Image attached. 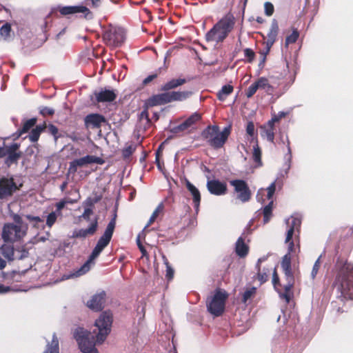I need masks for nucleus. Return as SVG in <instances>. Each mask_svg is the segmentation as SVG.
<instances>
[{"label": "nucleus", "mask_w": 353, "mask_h": 353, "mask_svg": "<svg viewBox=\"0 0 353 353\" xmlns=\"http://www.w3.org/2000/svg\"><path fill=\"white\" fill-rule=\"evenodd\" d=\"M112 315L110 312L101 313L95 321L98 329L96 340L90 332L81 327H77L73 332V336L77 341L80 350L83 353H99L95 345L102 344L111 331Z\"/></svg>", "instance_id": "obj_1"}, {"label": "nucleus", "mask_w": 353, "mask_h": 353, "mask_svg": "<svg viewBox=\"0 0 353 353\" xmlns=\"http://www.w3.org/2000/svg\"><path fill=\"white\" fill-rule=\"evenodd\" d=\"M116 225V215L111 219L105 228L103 234L99 238L97 243L93 249L88 260L77 270L69 274L63 276V279H70L72 278L79 277L87 273L92 265H93L94 261L99 256L103 250L109 244Z\"/></svg>", "instance_id": "obj_2"}, {"label": "nucleus", "mask_w": 353, "mask_h": 353, "mask_svg": "<svg viewBox=\"0 0 353 353\" xmlns=\"http://www.w3.org/2000/svg\"><path fill=\"white\" fill-rule=\"evenodd\" d=\"M334 288L345 299H353V264L345 263L339 270Z\"/></svg>", "instance_id": "obj_3"}, {"label": "nucleus", "mask_w": 353, "mask_h": 353, "mask_svg": "<svg viewBox=\"0 0 353 353\" xmlns=\"http://www.w3.org/2000/svg\"><path fill=\"white\" fill-rule=\"evenodd\" d=\"M14 223H6L1 236L5 242H15L23 239L27 234L28 224L24 223L19 214H14Z\"/></svg>", "instance_id": "obj_4"}, {"label": "nucleus", "mask_w": 353, "mask_h": 353, "mask_svg": "<svg viewBox=\"0 0 353 353\" xmlns=\"http://www.w3.org/2000/svg\"><path fill=\"white\" fill-rule=\"evenodd\" d=\"M234 25L233 16L230 14H226L206 33V41L208 42H222L233 29Z\"/></svg>", "instance_id": "obj_5"}, {"label": "nucleus", "mask_w": 353, "mask_h": 353, "mask_svg": "<svg viewBox=\"0 0 353 353\" xmlns=\"http://www.w3.org/2000/svg\"><path fill=\"white\" fill-rule=\"evenodd\" d=\"M230 132L229 127H225L222 131H220L217 125H210L203 131L202 136L212 147L220 148L227 141Z\"/></svg>", "instance_id": "obj_6"}, {"label": "nucleus", "mask_w": 353, "mask_h": 353, "mask_svg": "<svg viewBox=\"0 0 353 353\" xmlns=\"http://www.w3.org/2000/svg\"><path fill=\"white\" fill-rule=\"evenodd\" d=\"M228 294L225 291L216 290L214 294L207 301L208 310L214 316L222 314L225 309Z\"/></svg>", "instance_id": "obj_7"}, {"label": "nucleus", "mask_w": 353, "mask_h": 353, "mask_svg": "<svg viewBox=\"0 0 353 353\" xmlns=\"http://www.w3.org/2000/svg\"><path fill=\"white\" fill-rule=\"evenodd\" d=\"M103 40L110 44H121L126 41L125 30L119 26L109 25L103 32Z\"/></svg>", "instance_id": "obj_8"}, {"label": "nucleus", "mask_w": 353, "mask_h": 353, "mask_svg": "<svg viewBox=\"0 0 353 353\" xmlns=\"http://www.w3.org/2000/svg\"><path fill=\"white\" fill-rule=\"evenodd\" d=\"M285 222L288 229L287 231L285 243H288V252L287 254L290 255V253L294 250V243L292 241H291V239L294 232L296 230H299L301 224V221L299 217L292 216L291 217L286 219Z\"/></svg>", "instance_id": "obj_9"}, {"label": "nucleus", "mask_w": 353, "mask_h": 353, "mask_svg": "<svg viewBox=\"0 0 353 353\" xmlns=\"http://www.w3.org/2000/svg\"><path fill=\"white\" fill-rule=\"evenodd\" d=\"M103 160L98 157L92 155H86L83 157L73 160L70 163L68 172L74 174L79 167H83L92 163L101 164Z\"/></svg>", "instance_id": "obj_10"}, {"label": "nucleus", "mask_w": 353, "mask_h": 353, "mask_svg": "<svg viewBox=\"0 0 353 353\" xmlns=\"http://www.w3.org/2000/svg\"><path fill=\"white\" fill-rule=\"evenodd\" d=\"M231 185L234 188L235 192L238 194L237 198L242 202H247L250 200L251 192L243 180H232L230 181Z\"/></svg>", "instance_id": "obj_11"}, {"label": "nucleus", "mask_w": 353, "mask_h": 353, "mask_svg": "<svg viewBox=\"0 0 353 353\" xmlns=\"http://www.w3.org/2000/svg\"><path fill=\"white\" fill-rule=\"evenodd\" d=\"M18 187L12 178L3 177L0 179V199L11 196Z\"/></svg>", "instance_id": "obj_12"}, {"label": "nucleus", "mask_w": 353, "mask_h": 353, "mask_svg": "<svg viewBox=\"0 0 353 353\" xmlns=\"http://www.w3.org/2000/svg\"><path fill=\"white\" fill-rule=\"evenodd\" d=\"M96 100L99 103L112 102L117 97V93L113 89L108 88H100L94 93Z\"/></svg>", "instance_id": "obj_13"}, {"label": "nucleus", "mask_w": 353, "mask_h": 353, "mask_svg": "<svg viewBox=\"0 0 353 353\" xmlns=\"http://www.w3.org/2000/svg\"><path fill=\"white\" fill-rule=\"evenodd\" d=\"M276 190V181L272 182L266 189L267 190V199L271 200L270 203L265 205L263 208V222L264 223H268L272 216V204L273 201L272 200V196Z\"/></svg>", "instance_id": "obj_14"}, {"label": "nucleus", "mask_w": 353, "mask_h": 353, "mask_svg": "<svg viewBox=\"0 0 353 353\" xmlns=\"http://www.w3.org/2000/svg\"><path fill=\"white\" fill-rule=\"evenodd\" d=\"M207 188L208 191L212 194L216 196L223 195L227 192V185L224 182H221L219 180L212 179L209 180L207 182Z\"/></svg>", "instance_id": "obj_15"}, {"label": "nucleus", "mask_w": 353, "mask_h": 353, "mask_svg": "<svg viewBox=\"0 0 353 353\" xmlns=\"http://www.w3.org/2000/svg\"><path fill=\"white\" fill-rule=\"evenodd\" d=\"M59 12L62 15H68L77 13H82L85 17H87L90 14L89 9L83 5L79 6H59L58 8Z\"/></svg>", "instance_id": "obj_16"}, {"label": "nucleus", "mask_w": 353, "mask_h": 353, "mask_svg": "<svg viewBox=\"0 0 353 353\" xmlns=\"http://www.w3.org/2000/svg\"><path fill=\"white\" fill-rule=\"evenodd\" d=\"M105 293L102 291L94 294L91 299L87 301V306L94 311H99L103 307L105 302Z\"/></svg>", "instance_id": "obj_17"}, {"label": "nucleus", "mask_w": 353, "mask_h": 353, "mask_svg": "<svg viewBox=\"0 0 353 353\" xmlns=\"http://www.w3.org/2000/svg\"><path fill=\"white\" fill-rule=\"evenodd\" d=\"M85 125L88 128H99L103 123L105 122L103 116L99 114H90L84 119Z\"/></svg>", "instance_id": "obj_18"}, {"label": "nucleus", "mask_w": 353, "mask_h": 353, "mask_svg": "<svg viewBox=\"0 0 353 353\" xmlns=\"http://www.w3.org/2000/svg\"><path fill=\"white\" fill-rule=\"evenodd\" d=\"M98 228L97 219H94L90 223L88 228L76 230L72 233L73 238H85L88 236L93 235Z\"/></svg>", "instance_id": "obj_19"}, {"label": "nucleus", "mask_w": 353, "mask_h": 353, "mask_svg": "<svg viewBox=\"0 0 353 353\" xmlns=\"http://www.w3.org/2000/svg\"><path fill=\"white\" fill-rule=\"evenodd\" d=\"M268 255L263 256L259 258L256 264V270L257 271V279L260 283H264L268 279L270 274V269L264 268L263 270L261 269V264L268 259Z\"/></svg>", "instance_id": "obj_20"}, {"label": "nucleus", "mask_w": 353, "mask_h": 353, "mask_svg": "<svg viewBox=\"0 0 353 353\" xmlns=\"http://www.w3.org/2000/svg\"><path fill=\"white\" fill-rule=\"evenodd\" d=\"M260 133L261 137L266 139L268 141L274 143L275 128L274 125L268 121L260 128Z\"/></svg>", "instance_id": "obj_21"}, {"label": "nucleus", "mask_w": 353, "mask_h": 353, "mask_svg": "<svg viewBox=\"0 0 353 353\" xmlns=\"http://www.w3.org/2000/svg\"><path fill=\"white\" fill-rule=\"evenodd\" d=\"M186 188L188 191L190 192L193 203L194 205V208L197 212L199 210L200 201H201V194L199 190L196 187H195L192 183H191L188 180H186Z\"/></svg>", "instance_id": "obj_22"}, {"label": "nucleus", "mask_w": 353, "mask_h": 353, "mask_svg": "<svg viewBox=\"0 0 353 353\" xmlns=\"http://www.w3.org/2000/svg\"><path fill=\"white\" fill-rule=\"evenodd\" d=\"M19 148V145L17 143H13L8 146V150L6 153L7 163H12L17 161L20 157V154L17 152V150Z\"/></svg>", "instance_id": "obj_23"}, {"label": "nucleus", "mask_w": 353, "mask_h": 353, "mask_svg": "<svg viewBox=\"0 0 353 353\" xmlns=\"http://www.w3.org/2000/svg\"><path fill=\"white\" fill-rule=\"evenodd\" d=\"M279 32V25L276 19H273L271 23L270 31L268 33V41L266 44H274Z\"/></svg>", "instance_id": "obj_24"}, {"label": "nucleus", "mask_w": 353, "mask_h": 353, "mask_svg": "<svg viewBox=\"0 0 353 353\" xmlns=\"http://www.w3.org/2000/svg\"><path fill=\"white\" fill-rule=\"evenodd\" d=\"M293 285L294 281H287V284L284 285L283 292H280L278 288H276V290L278 292L280 298L284 299L287 303L290 302L291 297L292 296L291 290Z\"/></svg>", "instance_id": "obj_25"}, {"label": "nucleus", "mask_w": 353, "mask_h": 353, "mask_svg": "<svg viewBox=\"0 0 353 353\" xmlns=\"http://www.w3.org/2000/svg\"><path fill=\"white\" fill-rule=\"evenodd\" d=\"M248 246L245 243L244 239L242 236H240L236 242L235 250L237 255L240 257H244L248 254Z\"/></svg>", "instance_id": "obj_26"}, {"label": "nucleus", "mask_w": 353, "mask_h": 353, "mask_svg": "<svg viewBox=\"0 0 353 353\" xmlns=\"http://www.w3.org/2000/svg\"><path fill=\"white\" fill-rule=\"evenodd\" d=\"M186 82L185 79H173L168 81L161 87V90L168 91L174 88H176Z\"/></svg>", "instance_id": "obj_27"}, {"label": "nucleus", "mask_w": 353, "mask_h": 353, "mask_svg": "<svg viewBox=\"0 0 353 353\" xmlns=\"http://www.w3.org/2000/svg\"><path fill=\"white\" fill-rule=\"evenodd\" d=\"M259 90H263L268 94H272L274 92V88L270 85L269 81L265 77H260L256 81Z\"/></svg>", "instance_id": "obj_28"}, {"label": "nucleus", "mask_w": 353, "mask_h": 353, "mask_svg": "<svg viewBox=\"0 0 353 353\" xmlns=\"http://www.w3.org/2000/svg\"><path fill=\"white\" fill-rule=\"evenodd\" d=\"M59 339L55 333L53 334L51 342H48L43 353H59Z\"/></svg>", "instance_id": "obj_29"}, {"label": "nucleus", "mask_w": 353, "mask_h": 353, "mask_svg": "<svg viewBox=\"0 0 353 353\" xmlns=\"http://www.w3.org/2000/svg\"><path fill=\"white\" fill-rule=\"evenodd\" d=\"M1 254L8 261H13L14 258V250L12 245L3 244L0 248Z\"/></svg>", "instance_id": "obj_30"}, {"label": "nucleus", "mask_w": 353, "mask_h": 353, "mask_svg": "<svg viewBox=\"0 0 353 353\" xmlns=\"http://www.w3.org/2000/svg\"><path fill=\"white\" fill-rule=\"evenodd\" d=\"M172 101H182L192 95V92L190 91H173L171 92Z\"/></svg>", "instance_id": "obj_31"}, {"label": "nucleus", "mask_w": 353, "mask_h": 353, "mask_svg": "<svg viewBox=\"0 0 353 353\" xmlns=\"http://www.w3.org/2000/svg\"><path fill=\"white\" fill-rule=\"evenodd\" d=\"M234 88L231 85H223L217 93L219 100L223 101L232 92Z\"/></svg>", "instance_id": "obj_32"}, {"label": "nucleus", "mask_w": 353, "mask_h": 353, "mask_svg": "<svg viewBox=\"0 0 353 353\" xmlns=\"http://www.w3.org/2000/svg\"><path fill=\"white\" fill-rule=\"evenodd\" d=\"M256 293V288L251 287L247 288L242 296V302L245 304L247 303L248 301L252 299Z\"/></svg>", "instance_id": "obj_33"}, {"label": "nucleus", "mask_w": 353, "mask_h": 353, "mask_svg": "<svg viewBox=\"0 0 353 353\" xmlns=\"http://www.w3.org/2000/svg\"><path fill=\"white\" fill-rule=\"evenodd\" d=\"M43 127L41 125H37L35 128L29 134V139L32 142H36L40 136L41 132L43 131Z\"/></svg>", "instance_id": "obj_34"}, {"label": "nucleus", "mask_w": 353, "mask_h": 353, "mask_svg": "<svg viewBox=\"0 0 353 353\" xmlns=\"http://www.w3.org/2000/svg\"><path fill=\"white\" fill-rule=\"evenodd\" d=\"M201 119V116L198 112L193 113L191 116H190L188 119H186L184 121L187 125L188 128H190L194 124H195L197 121H199Z\"/></svg>", "instance_id": "obj_35"}, {"label": "nucleus", "mask_w": 353, "mask_h": 353, "mask_svg": "<svg viewBox=\"0 0 353 353\" xmlns=\"http://www.w3.org/2000/svg\"><path fill=\"white\" fill-rule=\"evenodd\" d=\"M84 205L86 207H85L82 215L80 216V218H82L86 221H89L90 215L92 214V213H93L92 209L91 208L92 203L91 201H88L85 202Z\"/></svg>", "instance_id": "obj_36"}, {"label": "nucleus", "mask_w": 353, "mask_h": 353, "mask_svg": "<svg viewBox=\"0 0 353 353\" xmlns=\"http://www.w3.org/2000/svg\"><path fill=\"white\" fill-rule=\"evenodd\" d=\"M252 159L258 165H261V152L258 144L253 146Z\"/></svg>", "instance_id": "obj_37"}, {"label": "nucleus", "mask_w": 353, "mask_h": 353, "mask_svg": "<svg viewBox=\"0 0 353 353\" xmlns=\"http://www.w3.org/2000/svg\"><path fill=\"white\" fill-rule=\"evenodd\" d=\"M163 205L162 203H160L157 208L153 212L152 214L151 215L149 221L145 228L148 226H149L150 224H152L157 218L159 214L163 211Z\"/></svg>", "instance_id": "obj_38"}, {"label": "nucleus", "mask_w": 353, "mask_h": 353, "mask_svg": "<svg viewBox=\"0 0 353 353\" xmlns=\"http://www.w3.org/2000/svg\"><path fill=\"white\" fill-rule=\"evenodd\" d=\"M299 37V32L296 29H293L290 34L287 36L285 44H290L295 43Z\"/></svg>", "instance_id": "obj_39"}, {"label": "nucleus", "mask_w": 353, "mask_h": 353, "mask_svg": "<svg viewBox=\"0 0 353 353\" xmlns=\"http://www.w3.org/2000/svg\"><path fill=\"white\" fill-rule=\"evenodd\" d=\"M61 216L59 214L56 213V212L53 211L50 212L46 219V225L48 227L51 228L54 223L56 222L57 217Z\"/></svg>", "instance_id": "obj_40"}, {"label": "nucleus", "mask_w": 353, "mask_h": 353, "mask_svg": "<svg viewBox=\"0 0 353 353\" xmlns=\"http://www.w3.org/2000/svg\"><path fill=\"white\" fill-rule=\"evenodd\" d=\"M36 119H30L28 120H27L24 123H23V128L20 132V134L21 135V134L23 133H25L26 132H28L31 128H32L35 123H36Z\"/></svg>", "instance_id": "obj_41"}, {"label": "nucleus", "mask_w": 353, "mask_h": 353, "mask_svg": "<svg viewBox=\"0 0 353 353\" xmlns=\"http://www.w3.org/2000/svg\"><path fill=\"white\" fill-rule=\"evenodd\" d=\"M163 262L166 267V278L168 280H170L173 278L174 276V270L172 268V267L170 265L168 259L163 256Z\"/></svg>", "instance_id": "obj_42"}, {"label": "nucleus", "mask_w": 353, "mask_h": 353, "mask_svg": "<svg viewBox=\"0 0 353 353\" xmlns=\"http://www.w3.org/2000/svg\"><path fill=\"white\" fill-rule=\"evenodd\" d=\"M259 90V87L256 81L252 83L246 90L245 95L248 98L252 97Z\"/></svg>", "instance_id": "obj_43"}, {"label": "nucleus", "mask_w": 353, "mask_h": 353, "mask_svg": "<svg viewBox=\"0 0 353 353\" xmlns=\"http://www.w3.org/2000/svg\"><path fill=\"white\" fill-rule=\"evenodd\" d=\"M189 128H188L187 125L185 124V121H183L182 123H181L180 125H178L175 127H173L172 128H171L170 130V132L173 134H178V133H180L181 132H184L187 130H188Z\"/></svg>", "instance_id": "obj_44"}, {"label": "nucleus", "mask_w": 353, "mask_h": 353, "mask_svg": "<svg viewBox=\"0 0 353 353\" xmlns=\"http://www.w3.org/2000/svg\"><path fill=\"white\" fill-rule=\"evenodd\" d=\"M281 268L283 270L291 268V256L289 254L283 256L281 261Z\"/></svg>", "instance_id": "obj_45"}, {"label": "nucleus", "mask_w": 353, "mask_h": 353, "mask_svg": "<svg viewBox=\"0 0 353 353\" xmlns=\"http://www.w3.org/2000/svg\"><path fill=\"white\" fill-rule=\"evenodd\" d=\"M159 94L161 102V105L170 103L172 101L171 92H164Z\"/></svg>", "instance_id": "obj_46"}, {"label": "nucleus", "mask_w": 353, "mask_h": 353, "mask_svg": "<svg viewBox=\"0 0 353 353\" xmlns=\"http://www.w3.org/2000/svg\"><path fill=\"white\" fill-rule=\"evenodd\" d=\"M11 31V26L9 23H6L1 26L0 28V35L6 38L9 36L10 32Z\"/></svg>", "instance_id": "obj_47"}, {"label": "nucleus", "mask_w": 353, "mask_h": 353, "mask_svg": "<svg viewBox=\"0 0 353 353\" xmlns=\"http://www.w3.org/2000/svg\"><path fill=\"white\" fill-rule=\"evenodd\" d=\"M287 114V112L283 111H281L278 114H274L269 121L274 125L275 123L279 122L282 118H284Z\"/></svg>", "instance_id": "obj_48"}, {"label": "nucleus", "mask_w": 353, "mask_h": 353, "mask_svg": "<svg viewBox=\"0 0 353 353\" xmlns=\"http://www.w3.org/2000/svg\"><path fill=\"white\" fill-rule=\"evenodd\" d=\"M148 104L150 106L161 105L159 94H156L151 97L148 101Z\"/></svg>", "instance_id": "obj_49"}, {"label": "nucleus", "mask_w": 353, "mask_h": 353, "mask_svg": "<svg viewBox=\"0 0 353 353\" xmlns=\"http://www.w3.org/2000/svg\"><path fill=\"white\" fill-rule=\"evenodd\" d=\"M270 46H266V48H265V50H263V51H261L260 52V54H261V60H260V62H259V67H263L264 63H265V59H266V55L268 54V52H270Z\"/></svg>", "instance_id": "obj_50"}, {"label": "nucleus", "mask_w": 353, "mask_h": 353, "mask_svg": "<svg viewBox=\"0 0 353 353\" xmlns=\"http://www.w3.org/2000/svg\"><path fill=\"white\" fill-rule=\"evenodd\" d=\"M264 10H265V14L267 16H268V17L272 16L274 13V10L273 4L270 2H265L264 4Z\"/></svg>", "instance_id": "obj_51"}, {"label": "nucleus", "mask_w": 353, "mask_h": 353, "mask_svg": "<svg viewBox=\"0 0 353 353\" xmlns=\"http://www.w3.org/2000/svg\"><path fill=\"white\" fill-rule=\"evenodd\" d=\"M244 55L248 62H252L254 58L255 54L250 48H245L244 50Z\"/></svg>", "instance_id": "obj_52"}, {"label": "nucleus", "mask_w": 353, "mask_h": 353, "mask_svg": "<svg viewBox=\"0 0 353 353\" xmlns=\"http://www.w3.org/2000/svg\"><path fill=\"white\" fill-rule=\"evenodd\" d=\"M134 150L135 148L133 145H128L125 147L122 151V154L123 157H129L134 152Z\"/></svg>", "instance_id": "obj_53"}, {"label": "nucleus", "mask_w": 353, "mask_h": 353, "mask_svg": "<svg viewBox=\"0 0 353 353\" xmlns=\"http://www.w3.org/2000/svg\"><path fill=\"white\" fill-rule=\"evenodd\" d=\"M47 128H48V132L52 135L54 136L55 141H57L58 139V138H59V137L57 136V134H58V132H59L58 128L55 125H54L52 124H49Z\"/></svg>", "instance_id": "obj_54"}, {"label": "nucleus", "mask_w": 353, "mask_h": 353, "mask_svg": "<svg viewBox=\"0 0 353 353\" xmlns=\"http://www.w3.org/2000/svg\"><path fill=\"white\" fill-rule=\"evenodd\" d=\"M40 113L42 115H52L54 113V109L48 107H41L40 108Z\"/></svg>", "instance_id": "obj_55"}, {"label": "nucleus", "mask_w": 353, "mask_h": 353, "mask_svg": "<svg viewBox=\"0 0 353 353\" xmlns=\"http://www.w3.org/2000/svg\"><path fill=\"white\" fill-rule=\"evenodd\" d=\"M283 270L284 272L287 281H294L291 268L284 269Z\"/></svg>", "instance_id": "obj_56"}, {"label": "nucleus", "mask_w": 353, "mask_h": 353, "mask_svg": "<svg viewBox=\"0 0 353 353\" xmlns=\"http://www.w3.org/2000/svg\"><path fill=\"white\" fill-rule=\"evenodd\" d=\"M286 142H287L286 147H287L288 153L285 155V159L289 162H290L291 159H292V151H291V148H290V141H289V139L288 137H286Z\"/></svg>", "instance_id": "obj_57"}, {"label": "nucleus", "mask_w": 353, "mask_h": 353, "mask_svg": "<svg viewBox=\"0 0 353 353\" xmlns=\"http://www.w3.org/2000/svg\"><path fill=\"white\" fill-rule=\"evenodd\" d=\"M265 190L263 188H261L259 190L257 194H256V199L259 202H261V203H264L265 200L263 199V196L265 194Z\"/></svg>", "instance_id": "obj_58"}, {"label": "nucleus", "mask_w": 353, "mask_h": 353, "mask_svg": "<svg viewBox=\"0 0 353 353\" xmlns=\"http://www.w3.org/2000/svg\"><path fill=\"white\" fill-rule=\"evenodd\" d=\"M272 283L274 285V288L276 290L277 284H279V276L276 273V269L274 270V272L272 274Z\"/></svg>", "instance_id": "obj_59"}, {"label": "nucleus", "mask_w": 353, "mask_h": 353, "mask_svg": "<svg viewBox=\"0 0 353 353\" xmlns=\"http://www.w3.org/2000/svg\"><path fill=\"white\" fill-rule=\"evenodd\" d=\"M246 132L250 136H253L254 135V125L252 122H249L248 123L247 128H246Z\"/></svg>", "instance_id": "obj_60"}, {"label": "nucleus", "mask_w": 353, "mask_h": 353, "mask_svg": "<svg viewBox=\"0 0 353 353\" xmlns=\"http://www.w3.org/2000/svg\"><path fill=\"white\" fill-rule=\"evenodd\" d=\"M65 205V202L63 201H61L57 203L56 204V210L54 212H56V213H58L60 215H61V210L64 208Z\"/></svg>", "instance_id": "obj_61"}, {"label": "nucleus", "mask_w": 353, "mask_h": 353, "mask_svg": "<svg viewBox=\"0 0 353 353\" xmlns=\"http://www.w3.org/2000/svg\"><path fill=\"white\" fill-rule=\"evenodd\" d=\"M158 73H154V74H150L149 75L148 77H147L143 81V83L144 85H146L148 83H149L150 82H151L152 80H154V79H156L158 76Z\"/></svg>", "instance_id": "obj_62"}, {"label": "nucleus", "mask_w": 353, "mask_h": 353, "mask_svg": "<svg viewBox=\"0 0 353 353\" xmlns=\"http://www.w3.org/2000/svg\"><path fill=\"white\" fill-rule=\"evenodd\" d=\"M140 120H145L147 123L149 122V114L147 110H143L140 114Z\"/></svg>", "instance_id": "obj_63"}, {"label": "nucleus", "mask_w": 353, "mask_h": 353, "mask_svg": "<svg viewBox=\"0 0 353 353\" xmlns=\"http://www.w3.org/2000/svg\"><path fill=\"white\" fill-rule=\"evenodd\" d=\"M26 218L31 221H35L37 223L41 222L42 219L39 216L26 215Z\"/></svg>", "instance_id": "obj_64"}]
</instances>
